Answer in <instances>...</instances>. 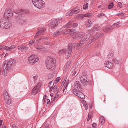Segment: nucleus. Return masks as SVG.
Masks as SVG:
<instances>
[{"label":"nucleus","instance_id":"obj_1","mask_svg":"<svg viewBox=\"0 0 128 128\" xmlns=\"http://www.w3.org/2000/svg\"><path fill=\"white\" fill-rule=\"evenodd\" d=\"M97 26H95L93 29L89 30L88 31V34L85 35L82 37L80 41L77 46H76L77 49L78 50L80 47L82 46L88 40L90 37V34L97 31L98 29Z\"/></svg>","mask_w":128,"mask_h":128},{"label":"nucleus","instance_id":"obj_2","mask_svg":"<svg viewBox=\"0 0 128 128\" xmlns=\"http://www.w3.org/2000/svg\"><path fill=\"white\" fill-rule=\"evenodd\" d=\"M46 67L50 71L53 70L56 67V62L54 58L48 57L46 61Z\"/></svg>","mask_w":128,"mask_h":128},{"label":"nucleus","instance_id":"obj_3","mask_svg":"<svg viewBox=\"0 0 128 128\" xmlns=\"http://www.w3.org/2000/svg\"><path fill=\"white\" fill-rule=\"evenodd\" d=\"M10 27V24L9 21L4 19L0 20V27L3 29H7Z\"/></svg>","mask_w":128,"mask_h":128},{"label":"nucleus","instance_id":"obj_4","mask_svg":"<svg viewBox=\"0 0 128 128\" xmlns=\"http://www.w3.org/2000/svg\"><path fill=\"white\" fill-rule=\"evenodd\" d=\"M76 44H69L68 45V48L66 50L65 58H66L68 59L69 58L70 56L71 53L72 52V50L73 48H74L75 46L76 45Z\"/></svg>","mask_w":128,"mask_h":128},{"label":"nucleus","instance_id":"obj_5","mask_svg":"<svg viewBox=\"0 0 128 128\" xmlns=\"http://www.w3.org/2000/svg\"><path fill=\"white\" fill-rule=\"evenodd\" d=\"M32 2L34 5L38 8H43L44 5L42 0H32Z\"/></svg>","mask_w":128,"mask_h":128},{"label":"nucleus","instance_id":"obj_6","mask_svg":"<svg viewBox=\"0 0 128 128\" xmlns=\"http://www.w3.org/2000/svg\"><path fill=\"white\" fill-rule=\"evenodd\" d=\"M14 60H11L9 61L8 63L6 62H4L3 64V66L4 69L5 68V70L6 68L8 70H10L11 69V67L12 65H13L14 63Z\"/></svg>","mask_w":128,"mask_h":128},{"label":"nucleus","instance_id":"obj_7","mask_svg":"<svg viewBox=\"0 0 128 128\" xmlns=\"http://www.w3.org/2000/svg\"><path fill=\"white\" fill-rule=\"evenodd\" d=\"M5 18L9 20L12 18L13 16L12 11L10 8L7 9L5 11L4 15Z\"/></svg>","mask_w":128,"mask_h":128},{"label":"nucleus","instance_id":"obj_8","mask_svg":"<svg viewBox=\"0 0 128 128\" xmlns=\"http://www.w3.org/2000/svg\"><path fill=\"white\" fill-rule=\"evenodd\" d=\"M63 30L62 28H61L58 30L56 32L53 34V35L54 36H58L61 34H68L69 33L68 31L69 29H66L65 30V32L63 31Z\"/></svg>","mask_w":128,"mask_h":128},{"label":"nucleus","instance_id":"obj_9","mask_svg":"<svg viewBox=\"0 0 128 128\" xmlns=\"http://www.w3.org/2000/svg\"><path fill=\"white\" fill-rule=\"evenodd\" d=\"M28 61L31 63L35 64L38 62V58L35 55H32L28 58Z\"/></svg>","mask_w":128,"mask_h":128},{"label":"nucleus","instance_id":"obj_10","mask_svg":"<svg viewBox=\"0 0 128 128\" xmlns=\"http://www.w3.org/2000/svg\"><path fill=\"white\" fill-rule=\"evenodd\" d=\"M60 20H61L58 19L52 21L49 24V26L52 28V29L55 28L58 25Z\"/></svg>","mask_w":128,"mask_h":128},{"label":"nucleus","instance_id":"obj_11","mask_svg":"<svg viewBox=\"0 0 128 128\" xmlns=\"http://www.w3.org/2000/svg\"><path fill=\"white\" fill-rule=\"evenodd\" d=\"M80 81L82 83L84 86H86L88 84H89V81L86 76H81Z\"/></svg>","mask_w":128,"mask_h":128},{"label":"nucleus","instance_id":"obj_12","mask_svg":"<svg viewBox=\"0 0 128 128\" xmlns=\"http://www.w3.org/2000/svg\"><path fill=\"white\" fill-rule=\"evenodd\" d=\"M74 89L78 90H81L82 89V86L79 81H77L75 82Z\"/></svg>","mask_w":128,"mask_h":128},{"label":"nucleus","instance_id":"obj_13","mask_svg":"<svg viewBox=\"0 0 128 128\" xmlns=\"http://www.w3.org/2000/svg\"><path fill=\"white\" fill-rule=\"evenodd\" d=\"M46 30V28H42V29H41L36 34L34 38H36L39 35H42L45 32Z\"/></svg>","mask_w":128,"mask_h":128},{"label":"nucleus","instance_id":"obj_14","mask_svg":"<svg viewBox=\"0 0 128 128\" xmlns=\"http://www.w3.org/2000/svg\"><path fill=\"white\" fill-rule=\"evenodd\" d=\"M18 49L22 52L26 51L28 49V48L25 46L20 45L18 46Z\"/></svg>","mask_w":128,"mask_h":128},{"label":"nucleus","instance_id":"obj_15","mask_svg":"<svg viewBox=\"0 0 128 128\" xmlns=\"http://www.w3.org/2000/svg\"><path fill=\"white\" fill-rule=\"evenodd\" d=\"M105 67L109 69L112 68L113 66V64L111 62H108L106 61L105 63Z\"/></svg>","mask_w":128,"mask_h":128},{"label":"nucleus","instance_id":"obj_16","mask_svg":"<svg viewBox=\"0 0 128 128\" xmlns=\"http://www.w3.org/2000/svg\"><path fill=\"white\" fill-rule=\"evenodd\" d=\"M81 36L80 33L79 32H77L74 34V36L73 37L74 40H75L78 39Z\"/></svg>","mask_w":128,"mask_h":128},{"label":"nucleus","instance_id":"obj_17","mask_svg":"<svg viewBox=\"0 0 128 128\" xmlns=\"http://www.w3.org/2000/svg\"><path fill=\"white\" fill-rule=\"evenodd\" d=\"M65 80V79L64 80V81L62 82V85H64V90L63 92H64L65 91V89L67 88L68 86V85L69 84V80H65V82H64V80Z\"/></svg>","mask_w":128,"mask_h":128},{"label":"nucleus","instance_id":"obj_18","mask_svg":"<svg viewBox=\"0 0 128 128\" xmlns=\"http://www.w3.org/2000/svg\"><path fill=\"white\" fill-rule=\"evenodd\" d=\"M78 93V94H75V95L83 99L85 98V97L84 94L80 92V90Z\"/></svg>","mask_w":128,"mask_h":128},{"label":"nucleus","instance_id":"obj_19","mask_svg":"<svg viewBox=\"0 0 128 128\" xmlns=\"http://www.w3.org/2000/svg\"><path fill=\"white\" fill-rule=\"evenodd\" d=\"M38 89L34 88L32 90V94L33 95H35L38 92Z\"/></svg>","mask_w":128,"mask_h":128},{"label":"nucleus","instance_id":"obj_20","mask_svg":"<svg viewBox=\"0 0 128 128\" xmlns=\"http://www.w3.org/2000/svg\"><path fill=\"white\" fill-rule=\"evenodd\" d=\"M72 22H70L68 23H67L65 26V28H72L73 24H72Z\"/></svg>","mask_w":128,"mask_h":128},{"label":"nucleus","instance_id":"obj_21","mask_svg":"<svg viewBox=\"0 0 128 128\" xmlns=\"http://www.w3.org/2000/svg\"><path fill=\"white\" fill-rule=\"evenodd\" d=\"M53 91L55 93H58L59 91V88L57 86H56L53 87Z\"/></svg>","mask_w":128,"mask_h":128},{"label":"nucleus","instance_id":"obj_22","mask_svg":"<svg viewBox=\"0 0 128 128\" xmlns=\"http://www.w3.org/2000/svg\"><path fill=\"white\" fill-rule=\"evenodd\" d=\"M36 49L39 51H42L45 49L44 48L40 46H37Z\"/></svg>","mask_w":128,"mask_h":128},{"label":"nucleus","instance_id":"obj_23","mask_svg":"<svg viewBox=\"0 0 128 128\" xmlns=\"http://www.w3.org/2000/svg\"><path fill=\"white\" fill-rule=\"evenodd\" d=\"M100 122L101 124L102 125L105 123V120L103 116H101L100 118Z\"/></svg>","mask_w":128,"mask_h":128},{"label":"nucleus","instance_id":"obj_24","mask_svg":"<svg viewBox=\"0 0 128 128\" xmlns=\"http://www.w3.org/2000/svg\"><path fill=\"white\" fill-rule=\"evenodd\" d=\"M74 11L72 10L68 12L66 14V16H70L72 15V14H74Z\"/></svg>","mask_w":128,"mask_h":128},{"label":"nucleus","instance_id":"obj_25","mask_svg":"<svg viewBox=\"0 0 128 128\" xmlns=\"http://www.w3.org/2000/svg\"><path fill=\"white\" fill-rule=\"evenodd\" d=\"M20 11L21 12V15L23 14H27L29 13V11L26 10H21V11Z\"/></svg>","mask_w":128,"mask_h":128},{"label":"nucleus","instance_id":"obj_26","mask_svg":"<svg viewBox=\"0 0 128 128\" xmlns=\"http://www.w3.org/2000/svg\"><path fill=\"white\" fill-rule=\"evenodd\" d=\"M92 23L91 22V21L90 20H88V21L87 22V23L86 24V26L88 28L91 26Z\"/></svg>","mask_w":128,"mask_h":128},{"label":"nucleus","instance_id":"obj_27","mask_svg":"<svg viewBox=\"0 0 128 128\" xmlns=\"http://www.w3.org/2000/svg\"><path fill=\"white\" fill-rule=\"evenodd\" d=\"M66 49H64L60 50L59 52V54H62L65 53L66 52Z\"/></svg>","mask_w":128,"mask_h":128},{"label":"nucleus","instance_id":"obj_28","mask_svg":"<svg viewBox=\"0 0 128 128\" xmlns=\"http://www.w3.org/2000/svg\"><path fill=\"white\" fill-rule=\"evenodd\" d=\"M5 100L6 103L8 104H11V100L10 99V98H9L6 99H5Z\"/></svg>","mask_w":128,"mask_h":128},{"label":"nucleus","instance_id":"obj_29","mask_svg":"<svg viewBox=\"0 0 128 128\" xmlns=\"http://www.w3.org/2000/svg\"><path fill=\"white\" fill-rule=\"evenodd\" d=\"M112 26H107V28L106 29V32H108L112 30Z\"/></svg>","mask_w":128,"mask_h":128},{"label":"nucleus","instance_id":"obj_30","mask_svg":"<svg viewBox=\"0 0 128 128\" xmlns=\"http://www.w3.org/2000/svg\"><path fill=\"white\" fill-rule=\"evenodd\" d=\"M68 31H69V33L72 34L74 33L75 32L76 30L74 29H69Z\"/></svg>","mask_w":128,"mask_h":128},{"label":"nucleus","instance_id":"obj_31","mask_svg":"<svg viewBox=\"0 0 128 128\" xmlns=\"http://www.w3.org/2000/svg\"><path fill=\"white\" fill-rule=\"evenodd\" d=\"M114 54H109L108 56V58L109 59H110L112 58H113Z\"/></svg>","mask_w":128,"mask_h":128},{"label":"nucleus","instance_id":"obj_32","mask_svg":"<svg viewBox=\"0 0 128 128\" xmlns=\"http://www.w3.org/2000/svg\"><path fill=\"white\" fill-rule=\"evenodd\" d=\"M21 10H15L14 11V12L16 14L20 15H21V12L20 11H21Z\"/></svg>","mask_w":128,"mask_h":128},{"label":"nucleus","instance_id":"obj_33","mask_svg":"<svg viewBox=\"0 0 128 128\" xmlns=\"http://www.w3.org/2000/svg\"><path fill=\"white\" fill-rule=\"evenodd\" d=\"M120 23L119 22H118L114 24L112 26V27H114V26H116V27L118 28L120 27V26L119 25V24Z\"/></svg>","mask_w":128,"mask_h":128},{"label":"nucleus","instance_id":"obj_34","mask_svg":"<svg viewBox=\"0 0 128 128\" xmlns=\"http://www.w3.org/2000/svg\"><path fill=\"white\" fill-rule=\"evenodd\" d=\"M88 4L87 3L84 4V10L87 9L88 8Z\"/></svg>","mask_w":128,"mask_h":128},{"label":"nucleus","instance_id":"obj_35","mask_svg":"<svg viewBox=\"0 0 128 128\" xmlns=\"http://www.w3.org/2000/svg\"><path fill=\"white\" fill-rule=\"evenodd\" d=\"M114 6V4L113 3H110L108 6V8L109 9L112 8Z\"/></svg>","mask_w":128,"mask_h":128},{"label":"nucleus","instance_id":"obj_36","mask_svg":"<svg viewBox=\"0 0 128 128\" xmlns=\"http://www.w3.org/2000/svg\"><path fill=\"white\" fill-rule=\"evenodd\" d=\"M79 90L74 89L73 90V93L75 95V94H78V92H79Z\"/></svg>","mask_w":128,"mask_h":128},{"label":"nucleus","instance_id":"obj_37","mask_svg":"<svg viewBox=\"0 0 128 128\" xmlns=\"http://www.w3.org/2000/svg\"><path fill=\"white\" fill-rule=\"evenodd\" d=\"M56 94L55 97L53 101H55L56 100V98H58V97L59 96V94H58V93H56Z\"/></svg>","mask_w":128,"mask_h":128},{"label":"nucleus","instance_id":"obj_38","mask_svg":"<svg viewBox=\"0 0 128 128\" xmlns=\"http://www.w3.org/2000/svg\"><path fill=\"white\" fill-rule=\"evenodd\" d=\"M92 116V113L90 112L89 114L88 119V120H90Z\"/></svg>","mask_w":128,"mask_h":128},{"label":"nucleus","instance_id":"obj_39","mask_svg":"<svg viewBox=\"0 0 128 128\" xmlns=\"http://www.w3.org/2000/svg\"><path fill=\"white\" fill-rule=\"evenodd\" d=\"M84 102V103H85L84 104V106L85 107V109L86 110H87L88 108V106L86 103V102Z\"/></svg>","mask_w":128,"mask_h":128},{"label":"nucleus","instance_id":"obj_40","mask_svg":"<svg viewBox=\"0 0 128 128\" xmlns=\"http://www.w3.org/2000/svg\"><path fill=\"white\" fill-rule=\"evenodd\" d=\"M9 94H8V92L6 91L5 90L4 91V97L6 96H9Z\"/></svg>","mask_w":128,"mask_h":128},{"label":"nucleus","instance_id":"obj_41","mask_svg":"<svg viewBox=\"0 0 128 128\" xmlns=\"http://www.w3.org/2000/svg\"><path fill=\"white\" fill-rule=\"evenodd\" d=\"M98 37V36H96L95 37L92 38L91 40L92 42H93L94 40H96L97 39Z\"/></svg>","mask_w":128,"mask_h":128},{"label":"nucleus","instance_id":"obj_42","mask_svg":"<svg viewBox=\"0 0 128 128\" xmlns=\"http://www.w3.org/2000/svg\"><path fill=\"white\" fill-rule=\"evenodd\" d=\"M40 83H39L38 84L34 87V88H36L38 89V90H39V88L40 87Z\"/></svg>","mask_w":128,"mask_h":128},{"label":"nucleus","instance_id":"obj_43","mask_svg":"<svg viewBox=\"0 0 128 128\" xmlns=\"http://www.w3.org/2000/svg\"><path fill=\"white\" fill-rule=\"evenodd\" d=\"M105 14L103 13H100L98 15V17H102V16H105Z\"/></svg>","mask_w":128,"mask_h":128},{"label":"nucleus","instance_id":"obj_44","mask_svg":"<svg viewBox=\"0 0 128 128\" xmlns=\"http://www.w3.org/2000/svg\"><path fill=\"white\" fill-rule=\"evenodd\" d=\"M42 39H43L42 38H41L39 40H37L36 42V43L37 44H39L41 42V41H42Z\"/></svg>","mask_w":128,"mask_h":128},{"label":"nucleus","instance_id":"obj_45","mask_svg":"<svg viewBox=\"0 0 128 128\" xmlns=\"http://www.w3.org/2000/svg\"><path fill=\"white\" fill-rule=\"evenodd\" d=\"M36 82L34 81V80L32 79V80H31L30 82V84H29V86H31L32 84H34V83Z\"/></svg>","mask_w":128,"mask_h":128},{"label":"nucleus","instance_id":"obj_46","mask_svg":"<svg viewBox=\"0 0 128 128\" xmlns=\"http://www.w3.org/2000/svg\"><path fill=\"white\" fill-rule=\"evenodd\" d=\"M60 80V77H58L57 78L56 80H55V83H57L59 82Z\"/></svg>","mask_w":128,"mask_h":128},{"label":"nucleus","instance_id":"obj_47","mask_svg":"<svg viewBox=\"0 0 128 128\" xmlns=\"http://www.w3.org/2000/svg\"><path fill=\"white\" fill-rule=\"evenodd\" d=\"M38 78V76H36L33 77V79L36 82L37 80V79Z\"/></svg>","mask_w":128,"mask_h":128},{"label":"nucleus","instance_id":"obj_48","mask_svg":"<svg viewBox=\"0 0 128 128\" xmlns=\"http://www.w3.org/2000/svg\"><path fill=\"white\" fill-rule=\"evenodd\" d=\"M4 50L8 51H10V47H9L8 46H6L5 47H4Z\"/></svg>","mask_w":128,"mask_h":128},{"label":"nucleus","instance_id":"obj_49","mask_svg":"<svg viewBox=\"0 0 128 128\" xmlns=\"http://www.w3.org/2000/svg\"><path fill=\"white\" fill-rule=\"evenodd\" d=\"M71 62L70 61H68V63H67L66 64V66H68V67H69L70 66L71 64Z\"/></svg>","mask_w":128,"mask_h":128},{"label":"nucleus","instance_id":"obj_50","mask_svg":"<svg viewBox=\"0 0 128 128\" xmlns=\"http://www.w3.org/2000/svg\"><path fill=\"white\" fill-rule=\"evenodd\" d=\"M16 46L14 45H12L10 47V50L16 48Z\"/></svg>","mask_w":128,"mask_h":128},{"label":"nucleus","instance_id":"obj_51","mask_svg":"<svg viewBox=\"0 0 128 128\" xmlns=\"http://www.w3.org/2000/svg\"><path fill=\"white\" fill-rule=\"evenodd\" d=\"M124 15L123 13L121 12H119V13H117L116 15L117 16H123Z\"/></svg>","mask_w":128,"mask_h":128},{"label":"nucleus","instance_id":"obj_52","mask_svg":"<svg viewBox=\"0 0 128 128\" xmlns=\"http://www.w3.org/2000/svg\"><path fill=\"white\" fill-rule=\"evenodd\" d=\"M53 75L52 74H49L48 76V77L49 79H51L52 78H53Z\"/></svg>","mask_w":128,"mask_h":128},{"label":"nucleus","instance_id":"obj_53","mask_svg":"<svg viewBox=\"0 0 128 128\" xmlns=\"http://www.w3.org/2000/svg\"><path fill=\"white\" fill-rule=\"evenodd\" d=\"M79 64L78 63H76V64H75V66L76 67H74L73 68H72V70H74L76 68V67H77L78 66Z\"/></svg>","mask_w":128,"mask_h":128},{"label":"nucleus","instance_id":"obj_54","mask_svg":"<svg viewBox=\"0 0 128 128\" xmlns=\"http://www.w3.org/2000/svg\"><path fill=\"white\" fill-rule=\"evenodd\" d=\"M72 24H73L72 27V28H76V27L77 26H78V24L76 23H72Z\"/></svg>","mask_w":128,"mask_h":128},{"label":"nucleus","instance_id":"obj_55","mask_svg":"<svg viewBox=\"0 0 128 128\" xmlns=\"http://www.w3.org/2000/svg\"><path fill=\"white\" fill-rule=\"evenodd\" d=\"M92 128H96V126H97V124L96 123H94L92 125Z\"/></svg>","mask_w":128,"mask_h":128},{"label":"nucleus","instance_id":"obj_56","mask_svg":"<svg viewBox=\"0 0 128 128\" xmlns=\"http://www.w3.org/2000/svg\"><path fill=\"white\" fill-rule=\"evenodd\" d=\"M80 10L79 9H78L77 10H76V11L74 12V14H76L77 13H78L80 12Z\"/></svg>","mask_w":128,"mask_h":128},{"label":"nucleus","instance_id":"obj_57","mask_svg":"<svg viewBox=\"0 0 128 128\" xmlns=\"http://www.w3.org/2000/svg\"><path fill=\"white\" fill-rule=\"evenodd\" d=\"M118 5L119 6V8H120L122 7V4L121 2H119L118 3Z\"/></svg>","mask_w":128,"mask_h":128},{"label":"nucleus","instance_id":"obj_58","mask_svg":"<svg viewBox=\"0 0 128 128\" xmlns=\"http://www.w3.org/2000/svg\"><path fill=\"white\" fill-rule=\"evenodd\" d=\"M35 42V40H34L33 41H30V42L29 44L30 45H32Z\"/></svg>","mask_w":128,"mask_h":128},{"label":"nucleus","instance_id":"obj_59","mask_svg":"<svg viewBox=\"0 0 128 128\" xmlns=\"http://www.w3.org/2000/svg\"><path fill=\"white\" fill-rule=\"evenodd\" d=\"M92 15L91 14H84V16H85V17H89L91 16Z\"/></svg>","mask_w":128,"mask_h":128},{"label":"nucleus","instance_id":"obj_60","mask_svg":"<svg viewBox=\"0 0 128 128\" xmlns=\"http://www.w3.org/2000/svg\"><path fill=\"white\" fill-rule=\"evenodd\" d=\"M52 84L53 85H54V83L52 82H50L49 84V85H48V86L50 87H52V86H51V85Z\"/></svg>","mask_w":128,"mask_h":128},{"label":"nucleus","instance_id":"obj_61","mask_svg":"<svg viewBox=\"0 0 128 128\" xmlns=\"http://www.w3.org/2000/svg\"><path fill=\"white\" fill-rule=\"evenodd\" d=\"M44 126L46 128H48L49 125L47 123H45L44 124Z\"/></svg>","mask_w":128,"mask_h":128},{"label":"nucleus","instance_id":"obj_62","mask_svg":"<svg viewBox=\"0 0 128 128\" xmlns=\"http://www.w3.org/2000/svg\"><path fill=\"white\" fill-rule=\"evenodd\" d=\"M107 28V26L106 27H104L102 28V30H103L104 32H106V29Z\"/></svg>","mask_w":128,"mask_h":128},{"label":"nucleus","instance_id":"obj_63","mask_svg":"<svg viewBox=\"0 0 128 128\" xmlns=\"http://www.w3.org/2000/svg\"><path fill=\"white\" fill-rule=\"evenodd\" d=\"M78 9V7H76L72 9V10H73L74 12L76 11V10H77Z\"/></svg>","mask_w":128,"mask_h":128},{"label":"nucleus","instance_id":"obj_64","mask_svg":"<svg viewBox=\"0 0 128 128\" xmlns=\"http://www.w3.org/2000/svg\"><path fill=\"white\" fill-rule=\"evenodd\" d=\"M102 44V43H101V42L100 43V44H98L97 45V47L99 48V47H100L101 46Z\"/></svg>","mask_w":128,"mask_h":128}]
</instances>
